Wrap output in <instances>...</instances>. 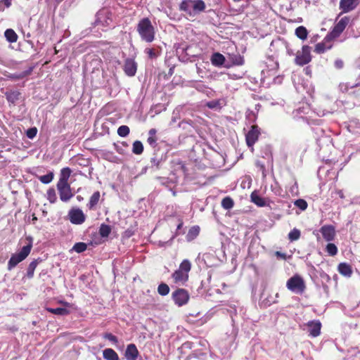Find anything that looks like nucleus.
Segmentation results:
<instances>
[{
	"instance_id": "f257e3e1",
	"label": "nucleus",
	"mask_w": 360,
	"mask_h": 360,
	"mask_svg": "<svg viewBox=\"0 0 360 360\" xmlns=\"http://www.w3.org/2000/svg\"><path fill=\"white\" fill-rule=\"evenodd\" d=\"M206 4L202 0H183L179 4V10L184 12L188 18H195L205 11Z\"/></svg>"
},
{
	"instance_id": "f03ea898",
	"label": "nucleus",
	"mask_w": 360,
	"mask_h": 360,
	"mask_svg": "<svg viewBox=\"0 0 360 360\" xmlns=\"http://www.w3.org/2000/svg\"><path fill=\"white\" fill-rule=\"evenodd\" d=\"M136 30L143 41L150 43L154 40L155 28L148 18H144L139 22Z\"/></svg>"
},
{
	"instance_id": "7ed1b4c3",
	"label": "nucleus",
	"mask_w": 360,
	"mask_h": 360,
	"mask_svg": "<svg viewBox=\"0 0 360 360\" xmlns=\"http://www.w3.org/2000/svg\"><path fill=\"white\" fill-rule=\"evenodd\" d=\"M32 245L31 243L22 247L18 253L13 254L8 263L9 270L14 268L18 264L24 260L30 253Z\"/></svg>"
},
{
	"instance_id": "20e7f679",
	"label": "nucleus",
	"mask_w": 360,
	"mask_h": 360,
	"mask_svg": "<svg viewBox=\"0 0 360 360\" xmlns=\"http://www.w3.org/2000/svg\"><path fill=\"white\" fill-rule=\"evenodd\" d=\"M112 23V15L111 11L108 8L100 10L96 16L95 25L103 28L111 25Z\"/></svg>"
},
{
	"instance_id": "39448f33",
	"label": "nucleus",
	"mask_w": 360,
	"mask_h": 360,
	"mask_svg": "<svg viewBox=\"0 0 360 360\" xmlns=\"http://www.w3.org/2000/svg\"><path fill=\"white\" fill-rule=\"evenodd\" d=\"M286 286L288 290L296 293L302 294L305 290L304 280L298 275L293 276L287 281Z\"/></svg>"
},
{
	"instance_id": "423d86ee",
	"label": "nucleus",
	"mask_w": 360,
	"mask_h": 360,
	"mask_svg": "<svg viewBox=\"0 0 360 360\" xmlns=\"http://www.w3.org/2000/svg\"><path fill=\"white\" fill-rule=\"evenodd\" d=\"M310 51L311 49L309 46H303L302 50L296 53L295 63L301 66L309 63L311 60Z\"/></svg>"
},
{
	"instance_id": "0eeeda50",
	"label": "nucleus",
	"mask_w": 360,
	"mask_h": 360,
	"mask_svg": "<svg viewBox=\"0 0 360 360\" xmlns=\"http://www.w3.org/2000/svg\"><path fill=\"white\" fill-rule=\"evenodd\" d=\"M172 298L174 303L179 307H181L188 302L189 300V295L186 290L180 288L172 293Z\"/></svg>"
},
{
	"instance_id": "6e6552de",
	"label": "nucleus",
	"mask_w": 360,
	"mask_h": 360,
	"mask_svg": "<svg viewBox=\"0 0 360 360\" xmlns=\"http://www.w3.org/2000/svg\"><path fill=\"white\" fill-rule=\"evenodd\" d=\"M57 188L58 190L60 199L63 202L68 201L73 196L68 183L58 182Z\"/></svg>"
},
{
	"instance_id": "1a4fd4ad",
	"label": "nucleus",
	"mask_w": 360,
	"mask_h": 360,
	"mask_svg": "<svg viewBox=\"0 0 360 360\" xmlns=\"http://www.w3.org/2000/svg\"><path fill=\"white\" fill-rule=\"evenodd\" d=\"M68 216L71 223L74 224H82L86 219L84 212L79 208L70 210Z\"/></svg>"
},
{
	"instance_id": "9d476101",
	"label": "nucleus",
	"mask_w": 360,
	"mask_h": 360,
	"mask_svg": "<svg viewBox=\"0 0 360 360\" xmlns=\"http://www.w3.org/2000/svg\"><path fill=\"white\" fill-rule=\"evenodd\" d=\"M349 22V18L348 17L342 18L334 27L333 31L330 34V35L333 38L338 37L345 29L346 26Z\"/></svg>"
},
{
	"instance_id": "9b49d317",
	"label": "nucleus",
	"mask_w": 360,
	"mask_h": 360,
	"mask_svg": "<svg viewBox=\"0 0 360 360\" xmlns=\"http://www.w3.org/2000/svg\"><path fill=\"white\" fill-rule=\"evenodd\" d=\"M259 131L257 126L253 125L246 134V143L249 147H252L257 141Z\"/></svg>"
},
{
	"instance_id": "f8f14e48",
	"label": "nucleus",
	"mask_w": 360,
	"mask_h": 360,
	"mask_svg": "<svg viewBox=\"0 0 360 360\" xmlns=\"http://www.w3.org/2000/svg\"><path fill=\"white\" fill-rule=\"evenodd\" d=\"M323 238L326 241H332L334 240L335 236V230L334 226L331 225H324L320 229Z\"/></svg>"
},
{
	"instance_id": "ddd939ff",
	"label": "nucleus",
	"mask_w": 360,
	"mask_h": 360,
	"mask_svg": "<svg viewBox=\"0 0 360 360\" xmlns=\"http://www.w3.org/2000/svg\"><path fill=\"white\" fill-rule=\"evenodd\" d=\"M137 70L136 63L130 58H127L124 65V70L126 75L129 77L134 76Z\"/></svg>"
},
{
	"instance_id": "4468645a",
	"label": "nucleus",
	"mask_w": 360,
	"mask_h": 360,
	"mask_svg": "<svg viewBox=\"0 0 360 360\" xmlns=\"http://www.w3.org/2000/svg\"><path fill=\"white\" fill-rule=\"evenodd\" d=\"M357 6L356 0H340V9L342 13H348L353 11Z\"/></svg>"
},
{
	"instance_id": "2eb2a0df",
	"label": "nucleus",
	"mask_w": 360,
	"mask_h": 360,
	"mask_svg": "<svg viewBox=\"0 0 360 360\" xmlns=\"http://www.w3.org/2000/svg\"><path fill=\"white\" fill-rule=\"evenodd\" d=\"M331 38H333V37L330 35H327L324 38V39L323 40L322 42L318 43L316 45L314 51L317 53H323L326 50L330 49L331 48L332 45L331 44H328V43H329L330 41Z\"/></svg>"
},
{
	"instance_id": "dca6fc26",
	"label": "nucleus",
	"mask_w": 360,
	"mask_h": 360,
	"mask_svg": "<svg viewBox=\"0 0 360 360\" xmlns=\"http://www.w3.org/2000/svg\"><path fill=\"white\" fill-rule=\"evenodd\" d=\"M308 332L312 337L319 335L321 333V324L319 321H311L307 324Z\"/></svg>"
},
{
	"instance_id": "f3484780",
	"label": "nucleus",
	"mask_w": 360,
	"mask_h": 360,
	"mask_svg": "<svg viewBox=\"0 0 360 360\" xmlns=\"http://www.w3.org/2000/svg\"><path fill=\"white\" fill-rule=\"evenodd\" d=\"M139 355V351L134 344H129L125 351V357L127 360H136Z\"/></svg>"
},
{
	"instance_id": "a211bd4d",
	"label": "nucleus",
	"mask_w": 360,
	"mask_h": 360,
	"mask_svg": "<svg viewBox=\"0 0 360 360\" xmlns=\"http://www.w3.org/2000/svg\"><path fill=\"white\" fill-rule=\"evenodd\" d=\"M172 278L176 283L184 284L188 281V274L177 269L172 274Z\"/></svg>"
},
{
	"instance_id": "6ab92c4d",
	"label": "nucleus",
	"mask_w": 360,
	"mask_h": 360,
	"mask_svg": "<svg viewBox=\"0 0 360 360\" xmlns=\"http://www.w3.org/2000/svg\"><path fill=\"white\" fill-rule=\"evenodd\" d=\"M339 273L346 277H351L352 274V266L345 262L340 263L338 267Z\"/></svg>"
},
{
	"instance_id": "aec40b11",
	"label": "nucleus",
	"mask_w": 360,
	"mask_h": 360,
	"mask_svg": "<svg viewBox=\"0 0 360 360\" xmlns=\"http://www.w3.org/2000/svg\"><path fill=\"white\" fill-rule=\"evenodd\" d=\"M251 201L257 205L258 207H262L266 206L267 203L266 200L258 195L256 191L251 193Z\"/></svg>"
},
{
	"instance_id": "412c9836",
	"label": "nucleus",
	"mask_w": 360,
	"mask_h": 360,
	"mask_svg": "<svg viewBox=\"0 0 360 360\" xmlns=\"http://www.w3.org/2000/svg\"><path fill=\"white\" fill-rule=\"evenodd\" d=\"M211 62L214 66H221L225 62V57L219 53H214L212 56Z\"/></svg>"
},
{
	"instance_id": "4be33fe9",
	"label": "nucleus",
	"mask_w": 360,
	"mask_h": 360,
	"mask_svg": "<svg viewBox=\"0 0 360 360\" xmlns=\"http://www.w3.org/2000/svg\"><path fill=\"white\" fill-rule=\"evenodd\" d=\"M103 358L106 360H120L118 354L112 349H105L103 352Z\"/></svg>"
},
{
	"instance_id": "5701e85b",
	"label": "nucleus",
	"mask_w": 360,
	"mask_h": 360,
	"mask_svg": "<svg viewBox=\"0 0 360 360\" xmlns=\"http://www.w3.org/2000/svg\"><path fill=\"white\" fill-rule=\"evenodd\" d=\"M157 131L155 129H150L148 131V137L147 139L148 143L153 148H155L157 146Z\"/></svg>"
},
{
	"instance_id": "b1692460",
	"label": "nucleus",
	"mask_w": 360,
	"mask_h": 360,
	"mask_svg": "<svg viewBox=\"0 0 360 360\" xmlns=\"http://www.w3.org/2000/svg\"><path fill=\"white\" fill-rule=\"evenodd\" d=\"M71 170L69 167H65L60 171V176L58 182L68 183V179L70 176Z\"/></svg>"
},
{
	"instance_id": "393cba45",
	"label": "nucleus",
	"mask_w": 360,
	"mask_h": 360,
	"mask_svg": "<svg viewBox=\"0 0 360 360\" xmlns=\"http://www.w3.org/2000/svg\"><path fill=\"white\" fill-rule=\"evenodd\" d=\"M6 40L11 43L15 42L18 39V35L12 29H7L4 32Z\"/></svg>"
},
{
	"instance_id": "a878e982",
	"label": "nucleus",
	"mask_w": 360,
	"mask_h": 360,
	"mask_svg": "<svg viewBox=\"0 0 360 360\" xmlns=\"http://www.w3.org/2000/svg\"><path fill=\"white\" fill-rule=\"evenodd\" d=\"M100 193L98 191L94 192L93 195L91 196L88 207L90 210L94 209V207L98 204L100 199Z\"/></svg>"
},
{
	"instance_id": "bb28decb",
	"label": "nucleus",
	"mask_w": 360,
	"mask_h": 360,
	"mask_svg": "<svg viewBox=\"0 0 360 360\" xmlns=\"http://www.w3.org/2000/svg\"><path fill=\"white\" fill-rule=\"evenodd\" d=\"M6 96L8 102L15 103L19 99L20 93L17 91H12L6 92Z\"/></svg>"
},
{
	"instance_id": "cd10ccee",
	"label": "nucleus",
	"mask_w": 360,
	"mask_h": 360,
	"mask_svg": "<svg viewBox=\"0 0 360 360\" xmlns=\"http://www.w3.org/2000/svg\"><path fill=\"white\" fill-rule=\"evenodd\" d=\"M191 262L188 259H184L182 261V262L180 264L178 269L188 274L189 271H191Z\"/></svg>"
},
{
	"instance_id": "c85d7f7f",
	"label": "nucleus",
	"mask_w": 360,
	"mask_h": 360,
	"mask_svg": "<svg viewBox=\"0 0 360 360\" xmlns=\"http://www.w3.org/2000/svg\"><path fill=\"white\" fill-rule=\"evenodd\" d=\"M295 34L298 38L305 39L307 37L308 32L304 27L300 26L295 30Z\"/></svg>"
},
{
	"instance_id": "c756f323",
	"label": "nucleus",
	"mask_w": 360,
	"mask_h": 360,
	"mask_svg": "<svg viewBox=\"0 0 360 360\" xmlns=\"http://www.w3.org/2000/svg\"><path fill=\"white\" fill-rule=\"evenodd\" d=\"M47 311H49V312L53 314H56V315H60V316H64V315H67L68 313H69V311L65 309V308H61V307H58V308H47Z\"/></svg>"
},
{
	"instance_id": "7c9ffc66",
	"label": "nucleus",
	"mask_w": 360,
	"mask_h": 360,
	"mask_svg": "<svg viewBox=\"0 0 360 360\" xmlns=\"http://www.w3.org/2000/svg\"><path fill=\"white\" fill-rule=\"evenodd\" d=\"M199 227L198 226H193L191 228L188 232V234L186 236V238L188 240H192L194 238L197 237V236L199 234Z\"/></svg>"
},
{
	"instance_id": "2f4dec72",
	"label": "nucleus",
	"mask_w": 360,
	"mask_h": 360,
	"mask_svg": "<svg viewBox=\"0 0 360 360\" xmlns=\"http://www.w3.org/2000/svg\"><path fill=\"white\" fill-rule=\"evenodd\" d=\"M143 146L139 141H136L133 143L132 151L134 154L140 155L143 153Z\"/></svg>"
},
{
	"instance_id": "473e14b6",
	"label": "nucleus",
	"mask_w": 360,
	"mask_h": 360,
	"mask_svg": "<svg viewBox=\"0 0 360 360\" xmlns=\"http://www.w3.org/2000/svg\"><path fill=\"white\" fill-rule=\"evenodd\" d=\"M53 176H54L53 172H49L48 174H46L45 175L39 176L38 177V179H39V181L41 183L48 184L52 181L53 179Z\"/></svg>"
},
{
	"instance_id": "72a5a7b5",
	"label": "nucleus",
	"mask_w": 360,
	"mask_h": 360,
	"mask_svg": "<svg viewBox=\"0 0 360 360\" xmlns=\"http://www.w3.org/2000/svg\"><path fill=\"white\" fill-rule=\"evenodd\" d=\"M301 236V232L299 229L294 228L289 233H288V239L290 241L297 240Z\"/></svg>"
},
{
	"instance_id": "f704fd0d",
	"label": "nucleus",
	"mask_w": 360,
	"mask_h": 360,
	"mask_svg": "<svg viewBox=\"0 0 360 360\" xmlns=\"http://www.w3.org/2000/svg\"><path fill=\"white\" fill-rule=\"evenodd\" d=\"M38 264L37 260H34L28 266L27 271V276L30 278H32L34 276V270Z\"/></svg>"
},
{
	"instance_id": "c9c22d12",
	"label": "nucleus",
	"mask_w": 360,
	"mask_h": 360,
	"mask_svg": "<svg viewBox=\"0 0 360 360\" xmlns=\"http://www.w3.org/2000/svg\"><path fill=\"white\" fill-rule=\"evenodd\" d=\"M360 85V82H356L354 84H349V83H340L339 85L340 91L342 92L347 91L349 89L354 88L355 86H358Z\"/></svg>"
},
{
	"instance_id": "e433bc0d",
	"label": "nucleus",
	"mask_w": 360,
	"mask_h": 360,
	"mask_svg": "<svg viewBox=\"0 0 360 360\" xmlns=\"http://www.w3.org/2000/svg\"><path fill=\"white\" fill-rule=\"evenodd\" d=\"M233 200L229 197L224 198L221 201V206L225 210H230L233 207Z\"/></svg>"
},
{
	"instance_id": "4c0bfd02",
	"label": "nucleus",
	"mask_w": 360,
	"mask_h": 360,
	"mask_svg": "<svg viewBox=\"0 0 360 360\" xmlns=\"http://www.w3.org/2000/svg\"><path fill=\"white\" fill-rule=\"evenodd\" d=\"M111 232V228L106 224H102L99 229V233L102 237H108Z\"/></svg>"
},
{
	"instance_id": "58836bf2",
	"label": "nucleus",
	"mask_w": 360,
	"mask_h": 360,
	"mask_svg": "<svg viewBox=\"0 0 360 360\" xmlns=\"http://www.w3.org/2000/svg\"><path fill=\"white\" fill-rule=\"evenodd\" d=\"M46 195L47 199L51 203H54L57 200L55 189L53 188H51L47 191Z\"/></svg>"
},
{
	"instance_id": "ea45409f",
	"label": "nucleus",
	"mask_w": 360,
	"mask_h": 360,
	"mask_svg": "<svg viewBox=\"0 0 360 360\" xmlns=\"http://www.w3.org/2000/svg\"><path fill=\"white\" fill-rule=\"evenodd\" d=\"M158 292L162 296L167 295L169 292V288L167 284L161 283L158 288Z\"/></svg>"
},
{
	"instance_id": "a19ab883",
	"label": "nucleus",
	"mask_w": 360,
	"mask_h": 360,
	"mask_svg": "<svg viewBox=\"0 0 360 360\" xmlns=\"http://www.w3.org/2000/svg\"><path fill=\"white\" fill-rule=\"evenodd\" d=\"M326 251L330 256H335L338 253V248L333 243H328L326 245Z\"/></svg>"
},
{
	"instance_id": "79ce46f5",
	"label": "nucleus",
	"mask_w": 360,
	"mask_h": 360,
	"mask_svg": "<svg viewBox=\"0 0 360 360\" xmlns=\"http://www.w3.org/2000/svg\"><path fill=\"white\" fill-rule=\"evenodd\" d=\"M129 128L126 125L120 126L117 129V134L121 137H126L129 134Z\"/></svg>"
},
{
	"instance_id": "37998d69",
	"label": "nucleus",
	"mask_w": 360,
	"mask_h": 360,
	"mask_svg": "<svg viewBox=\"0 0 360 360\" xmlns=\"http://www.w3.org/2000/svg\"><path fill=\"white\" fill-rule=\"evenodd\" d=\"M87 245L84 243H77L74 245L72 250L75 252L80 253L86 250Z\"/></svg>"
},
{
	"instance_id": "c03bdc74",
	"label": "nucleus",
	"mask_w": 360,
	"mask_h": 360,
	"mask_svg": "<svg viewBox=\"0 0 360 360\" xmlns=\"http://www.w3.org/2000/svg\"><path fill=\"white\" fill-rule=\"evenodd\" d=\"M295 205L299 207L301 210H305L307 207V202L303 199H298L295 201Z\"/></svg>"
},
{
	"instance_id": "a18cd8bd",
	"label": "nucleus",
	"mask_w": 360,
	"mask_h": 360,
	"mask_svg": "<svg viewBox=\"0 0 360 360\" xmlns=\"http://www.w3.org/2000/svg\"><path fill=\"white\" fill-rule=\"evenodd\" d=\"M37 129L36 127H32L27 130L26 135L29 139H33L36 136Z\"/></svg>"
},
{
	"instance_id": "49530a36",
	"label": "nucleus",
	"mask_w": 360,
	"mask_h": 360,
	"mask_svg": "<svg viewBox=\"0 0 360 360\" xmlns=\"http://www.w3.org/2000/svg\"><path fill=\"white\" fill-rule=\"evenodd\" d=\"M145 53L148 55L150 58H155L158 56V53L153 49H146Z\"/></svg>"
},
{
	"instance_id": "de8ad7c7",
	"label": "nucleus",
	"mask_w": 360,
	"mask_h": 360,
	"mask_svg": "<svg viewBox=\"0 0 360 360\" xmlns=\"http://www.w3.org/2000/svg\"><path fill=\"white\" fill-rule=\"evenodd\" d=\"M103 337L105 339H107L115 344L118 342L117 337L112 333H105Z\"/></svg>"
},
{
	"instance_id": "09e8293b",
	"label": "nucleus",
	"mask_w": 360,
	"mask_h": 360,
	"mask_svg": "<svg viewBox=\"0 0 360 360\" xmlns=\"http://www.w3.org/2000/svg\"><path fill=\"white\" fill-rule=\"evenodd\" d=\"M256 166L259 169V170L262 172V175L264 177L266 176V174H265V167L264 165V164L261 163L259 161H257L256 162Z\"/></svg>"
},
{
	"instance_id": "8fccbe9b",
	"label": "nucleus",
	"mask_w": 360,
	"mask_h": 360,
	"mask_svg": "<svg viewBox=\"0 0 360 360\" xmlns=\"http://www.w3.org/2000/svg\"><path fill=\"white\" fill-rule=\"evenodd\" d=\"M344 66V63L342 60L338 59L335 61V67L337 69H342Z\"/></svg>"
},
{
	"instance_id": "3c124183",
	"label": "nucleus",
	"mask_w": 360,
	"mask_h": 360,
	"mask_svg": "<svg viewBox=\"0 0 360 360\" xmlns=\"http://www.w3.org/2000/svg\"><path fill=\"white\" fill-rule=\"evenodd\" d=\"M195 88H196V89H197L198 91H202V92H205V90H207V87H205V86L203 84H197V86H196V87H195Z\"/></svg>"
},
{
	"instance_id": "603ef678",
	"label": "nucleus",
	"mask_w": 360,
	"mask_h": 360,
	"mask_svg": "<svg viewBox=\"0 0 360 360\" xmlns=\"http://www.w3.org/2000/svg\"><path fill=\"white\" fill-rule=\"evenodd\" d=\"M336 193L339 195L340 198H344L345 195L343 191L342 190H337Z\"/></svg>"
},
{
	"instance_id": "864d4df0",
	"label": "nucleus",
	"mask_w": 360,
	"mask_h": 360,
	"mask_svg": "<svg viewBox=\"0 0 360 360\" xmlns=\"http://www.w3.org/2000/svg\"><path fill=\"white\" fill-rule=\"evenodd\" d=\"M152 163L155 165V166H158L159 165V161L156 160L155 159H152L151 160Z\"/></svg>"
},
{
	"instance_id": "5fc2aeb1",
	"label": "nucleus",
	"mask_w": 360,
	"mask_h": 360,
	"mask_svg": "<svg viewBox=\"0 0 360 360\" xmlns=\"http://www.w3.org/2000/svg\"><path fill=\"white\" fill-rule=\"evenodd\" d=\"M243 63V59L242 58H239V59L237 60L238 65H242Z\"/></svg>"
},
{
	"instance_id": "6e6d98bb",
	"label": "nucleus",
	"mask_w": 360,
	"mask_h": 360,
	"mask_svg": "<svg viewBox=\"0 0 360 360\" xmlns=\"http://www.w3.org/2000/svg\"><path fill=\"white\" fill-rule=\"evenodd\" d=\"M6 4L7 6H10L9 0H6Z\"/></svg>"
},
{
	"instance_id": "4d7b16f0",
	"label": "nucleus",
	"mask_w": 360,
	"mask_h": 360,
	"mask_svg": "<svg viewBox=\"0 0 360 360\" xmlns=\"http://www.w3.org/2000/svg\"><path fill=\"white\" fill-rule=\"evenodd\" d=\"M77 200H79V201L82 200V198L81 196H79V195H78V196L77 197Z\"/></svg>"
},
{
	"instance_id": "13d9d810",
	"label": "nucleus",
	"mask_w": 360,
	"mask_h": 360,
	"mask_svg": "<svg viewBox=\"0 0 360 360\" xmlns=\"http://www.w3.org/2000/svg\"><path fill=\"white\" fill-rule=\"evenodd\" d=\"M208 106H209L210 108H212V107L214 106V104H212L211 103H210L208 104Z\"/></svg>"
},
{
	"instance_id": "bf43d9fd",
	"label": "nucleus",
	"mask_w": 360,
	"mask_h": 360,
	"mask_svg": "<svg viewBox=\"0 0 360 360\" xmlns=\"http://www.w3.org/2000/svg\"><path fill=\"white\" fill-rule=\"evenodd\" d=\"M276 79H278V82H281L282 78H281V77H277V78H276Z\"/></svg>"
},
{
	"instance_id": "052dcab7",
	"label": "nucleus",
	"mask_w": 360,
	"mask_h": 360,
	"mask_svg": "<svg viewBox=\"0 0 360 360\" xmlns=\"http://www.w3.org/2000/svg\"><path fill=\"white\" fill-rule=\"evenodd\" d=\"M233 1L236 2H238V1H240L241 0H233Z\"/></svg>"
},
{
	"instance_id": "680f3d73",
	"label": "nucleus",
	"mask_w": 360,
	"mask_h": 360,
	"mask_svg": "<svg viewBox=\"0 0 360 360\" xmlns=\"http://www.w3.org/2000/svg\"><path fill=\"white\" fill-rule=\"evenodd\" d=\"M181 224H179V225L178 226V229H180V228H181Z\"/></svg>"
}]
</instances>
